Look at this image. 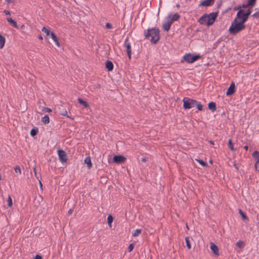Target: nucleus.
Wrapping results in <instances>:
<instances>
[{
    "label": "nucleus",
    "instance_id": "f257e3e1",
    "mask_svg": "<svg viewBox=\"0 0 259 259\" xmlns=\"http://www.w3.org/2000/svg\"><path fill=\"white\" fill-rule=\"evenodd\" d=\"M145 38L149 39L152 44L155 45L160 39V30L159 28H149L144 31Z\"/></svg>",
    "mask_w": 259,
    "mask_h": 259
},
{
    "label": "nucleus",
    "instance_id": "f03ea898",
    "mask_svg": "<svg viewBox=\"0 0 259 259\" xmlns=\"http://www.w3.org/2000/svg\"><path fill=\"white\" fill-rule=\"evenodd\" d=\"M219 14V11L212 12L209 14H204L198 20L201 24H206L209 26L213 24Z\"/></svg>",
    "mask_w": 259,
    "mask_h": 259
},
{
    "label": "nucleus",
    "instance_id": "7ed1b4c3",
    "mask_svg": "<svg viewBox=\"0 0 259 259\" xmlns=\"http://www.w3.org/2000/svg\"><path fill=\"white\" fill-rule=\"evenodd\" d=\"M245 27L246 26L244 23L237 20L236 19H234L232 21L228 31L230 34L235 35L244 29Z\"/></svg>",
    "mask_w": 259,
    "mask_h": 259
},
{
    "label": "nucleus",
    "instance_id": "20e7f679",
    "mask_svg": "<svg viewBox=\"0 0 259 259\" xmlns=\"http://www.w3.org/2000/svg\"><path fill=\"white\" fill-rule=\"evenodd\" d=\"M183 102V108L185 110L190 109L194 107L197 103V101L188 97H184L182 100Z\"/></svg>",
    "mask_w": 259,
    "mask_h": 259
},
{
    "label": "nucleus",
    "instance_id": "39448f33",
    "mask_svg": "<svg viewBox=\"0 0 259 259\" xmlns=\"http://www.w3.org/2000/svg\"><path fill=\"white\" fill-rule=\"evenodd\" d=\"M202 56L200 54H192L188 53L183 56V60L189 63H193L198 59L201 58Z\"/></svg>",
    "mask_w": 259,
    "mask_h": 259
},
{
    "label": "nucleus",
    "instance_id": "423d86ee",
    "mask_svg": "<svg viewBox=\"0 0 259 259\" xmlns=\"http://www.w3.org/2000/svg\"><path fill=\"white\" fill-rule=\"evenodd\" d=\"M235 19L244 23L248 20L247 17L245 15V11L243 10H239L238 11L236 17Z\"/></svg>",
    "mask_w": 259,
    "mask_h": 259
},
{
    "label": "nucleus",
    "instance_id": "0eeeda50",
    "mask_svg": "<svg viewBox=\"0 0 259 259\" xmlns=\"http://www.w3.org/2000/svg\"><path fill=\"white\" fill-rule=\"evenodd\" d=\"M57 154L58 155L59 159L61 163H64L67 161V155L66 152L62 149H58L57 150Z\"/></svg>",
    "mask_w": 259,
    "mask_h": 259
},
{
    "label": "nucleus",
    "instance_id": "6e6552de",
    "mask_svg": "<svg viewBox=\"0 0 259 259\" xmlns=\"http://www.w3.org/2000/svg\"><path fill=\"white\" fill-rule=\"evenodd\" d=\"M126 159V158L122 155H115L113 157V162L117 164H121L124 163Z\"/></svg>",
    "mask_w": 259,
    "mask_h": 259
},
{
    "label": "nucleus",
    "instance_id": "1a4fd4ad",
    "mask_svg": "<svg viewBox=\"0 0 259 259\" xmlns=\"http://www.w3.org/2000/svg\"><path fill=\"white\" fill-rule=\"evenodd\" d=\"M124 47L126 48V52L127 53V56L130 59H131L132 55V50L130 42H129L128 38L127 37L124 43Z\"/></svg>",
    "mask_w": 259,
    "mask_h": 259
},
{
    "label": "nucleus",
    "instance_id": "9d476101",
    "mask_svg": "<svg viewBox=\"0 0 259 259\" xmlns=\"http://www.w3.org/2000/svg\"><path fill=\"white\" fill-rule=\"evenodd\" d=\"M180 18V15L176 13L175 14H170L168 15L167 17V19L170 21L172 23L176 21H178L179 18Z\"/></svg>",
    "mask_w": 259,
    "mask_h": 259
},
{
    "label": "nucleus",
    "instance_id": "9b49d317",
    "mask_svg": "<svg viewBox=\"0 0 259 259\" xmlns=\"http://www.w3.org/2000/svg\"><path fill=\"white\" fill-rule=\"evenodd\" d=\"M235 92V84L234 82H232L226 92V95L227 96L232 95Z\"/></svg>",
    "mask_w": 259,
    "mask_h": 259
},
{
    "label": "nucleus",
    "instance_id": "f8f14e48",
    "mask_svg": "<svg viewBox=\"0 0 259 259\" xmlns=\"http://www.w3.org/2000/svg\"><path fill=\"white\" fill-rule=\"evenodd\" d=\"M215 0H204L199 4V7H209L214 3Z\"/></svg>",
    "mask_w": 259,
    "mask_h": 259
},
{
    "label": "nucleus",
    "instance_id": "ddd939ff",
    "mask_svg": "<svg viewBox=\"0 0 259 259\" xmlns=\"http://www.w3.org/2000/svg\"><path fill=\"white\" fill-rule=\"evenodd\" d=\"M210 248L213 253L217 256L219 255V248L217 245L212 242L210 243Z\"/></svg>",
    "mask_w": 259,
    "mask_h": 259
},
{
    "label": "nucleus",
    "instance_id": "4468645a",
    "mask_svg": "<svg viewBox=\"0 0 259 259\" xmlns=\"http://www.w3.org/2000/svg\"><path fill=\"white\" fill-rule=\"evenodd\" d=\"M172 23L168 20L167 22H165L162 24V28L165 31H168L170 28Z\"/></svg>",
    "mask_w": 259,
    "mask_h": 259
},
{
    "label": "nucleus",
    "instance_id": "2eb2a0df",
    "mask_svg": "<svg viewBox=\"0 0 259 259\" xmlns=\"http://www.w3.org/2000/svg\"><path fill=\"white\" fill-rule=\"evenodd\" d=\"M105 67L108 71H111L113 69L114 65L111 61L107 60L105 63Z\"/></svg>",
    "mask_w": 259,
    "mask_h": 259
},
{
    "label": "nucleus",
    "instance_id": "dca6fc26",
    "mask_svg": "<svg viewBox=\"0 0 259 259\" xmlns=\"http://www.w3.org/2000/svg\"><path fill=\"white\" fill-rule=\"evenodd\" d=\"M238 212L243 221L248 222L249 221V219L246 215V213L243 211H242L241 209H239Z\"/></svg>",
    "mask_w": 259,
    "mask_h": 259
},
{
    "label": "nucleus",
    "instance_id": "f3484780",
    "mask_svg": "<svg viewBox=\"0 0 259 259\" xmlns=\"http://www.w3.org/2000/svg\"><path fill=\"white\" fill-rule=\"evenodd\" d=\"M7 20L8 22L12 25L13 26H14L15 28L18 29L19 26L17 25V22L15 21L14 20L12 19L11 18H7Z\"/></svg>",
    "mask_w": 259,
    "mask_h": 259
},
{
    "label": "nucleus",
    "instance_id": "a211bd4d",
    "mask_svg": "<svg viewBox=\"0 0 259 259\" xmlns=\"http://www.w3.org/2000/svg\"><path fill=\"white\" fill-rule=\"evenodd\" d=\"M208 108L212 112H214L217 110L216 104L213 102H210L208 104Z\"/></svg>",
    "mask_w": 259,
    "mask_h": 259
},
{
    "label": "nucleus",
    "instance_id": "6ab92c4d",
    "mask_svg": "<svg viewBox=\"0 0 259 259\" xmlns=\"http://www.w3.org/2000/svg\"><path fill=\"white\" fill-rule=\"evenodd\" d=\"M84 163L87 164L88 167L90 169L92 167V163L91 159L90 156L87 157L84 161Z\"/></svg>",
    "mask_w": 259,
    "mask_h": 259
},
{
    "label": "nucleus",
    "instance_id": "aec40b11",
    "mask_svg": "<svg viewBox=\"0 0 259 259\" xmlns=\"http://www.w3.org/2000/svg\"><path fill=\"white\" fill-rule=\"evenodd\" d=\"M77 101L80 105H82L84 108H87L89 107V105L88 104V103L80 98H78Z\"/></svg>",
    "mask_w": 259,
    "mask_h": 259
},
{
    "label": "nucleus",
    "instance_id": "412c9836",
    "mask_svg": "<svg viewBox=\"0 0 259 259\" xmlns=\"http://www.w3.org/2000/svg\"><path fill=\"white\" fill-rule=\"evenodd\" d=\"M38 132V129L36 127H34L33 128H32L30 132V135L31 137H35Z\"/></svg>",
    "mask_w": 259,
    "mask_h": 259
},
{
    "label": "nucleus",
    "instance_id": "4be33fe9",
    "mask_svg": "<svg viewBox=\"0 0 259 259\" xmlns=\"http://www.w3.org/2000/svg\"><path fill=\"white\" fill-rule=\"evenodd\" d=\"M6 41L5 37L0 34V49L4 48Z\"/></svg>",
    "mask_w": 259,
    "mask_h": 259
},
{
    "label": "nucleus",
    "instance_id": "5701e85b",
    "mask_svg": "<svg viewBox=\"0 0 259 259\" xmlns=\"http://www.w3.org/2000/svg\"><path fill=\"white\" fill-rule=\"evenodd\" d=\"M41 122H43L45 124H48L50 122V118L48 115H45L41 118Z\"/></svg>",
    "mask_w": 259,
    "mask_h": 259
},
{
    "label": "nucleus",
    "instance_id": "b1692460",
    "mask_svg": "<svg viewBox=\"0 0 259 259\" xmlns=\"http://www.w3.org/2000/svg\"><path fill=\"white\" fill-rule=\"evenodd\" d=\"M113 221V216L110 214L107 217V223L110 227H111V224Z\"/></svg>",
    "mask_w": 259,
    "mask_h": 259
},
{
    "label": "nucleus",
    "instance_id": "393cba45",
    "mask_svg": "<svg viewBox=\"0 0 259 259\" xmlns=\"http://www.w3.org/2000/svg\"><path fill=\"white\" fill-rule=\"evenodd\" d=\"M228 145L229 148H230V149L231 151H235L236 149H235V148L234 147V145H233V144L232 142V140L231 139H229V140L228 141Z\"/></svg>",
    "mask_w": 259,
    "mask_h": 259
},
{
    "label": "nucleus",
    "instance_id": "a878e982",
    "mask_svg": "<svg viewBox=\"0 0 259 259\" xmlns=\"http://www.w3.org/2000/svg\"><path fill=\"white\" fill-rule=\"evenodd\" d=\"M256 0H248L247 3V6H250V7H253L256 3Z\"/></svg>",
    "mask_w": 259,
    "mask_h": 259
},
{
    "label": "nucleus",
    "instance_id": "bb28decb",
    "mask_svg": "<svg viewBox=\"0 0 259 259\" xmlns=\"http://www.w3.org/2000/svg\"><path fill=\"white\" fill-rule=\"evenodd\" d=\"M195 106L196 107V108L199 111H202L203 110V105L201 104V103L200 102H198V101H197V103H196L195 105Z\"/></svg>",
    "mask_w": 259,
    "mask_h": 259
},
{
    "label": "nucleus",
    "instance_id": "cd10ccee",
    "mask_svg": "<svg viewBox=\"0 0 259 259\" xmlns=\"http://www.w3.org/2000/svg\"><path fill=\"white\" fill-rule=\"evenodd\" d=\"M42 31L45 33L47 36L51 35V33L52 32L48 29L46 27L44 26L41 29Z\"/></svg>",
    "mask_w": 259,
    "mask_h": 259
},
{
    "label": "nucleus",
    "instance_id": "c85d7f7f",
    "mask_svg": "<svg viewBox=\"0 0 259 259\" xmlns=\"http://www.w3.org/2000/svg\"><path fill=\"white\" fill-rule=\"evenodd\" d=\"M252 157L255 159L256 161L257 160L259 159V152L257 150L254 151L252 153Z\"/></svg>",
    "mask_w": 259,
    "mask_h": 259
},
{
    "label": "nucleus",
    "instance_id": "c756f323",
    "mask_svg": "<svg viewBox=\"0 0 259 259\" xmlns=\"http://www.w3.org/2000/svg\"><path fill=\"white\" fill-rule=\"evenodd\" d=\"M142 230L140 229H137L134 231V232L133 233L132 235L134 237H137L141 233Z\"/></svg>",
    "mask_w": 259,
    "mask_h": 259
},
{
    "label": "nucleus",
    "instance_id": "7c9ffc66",
    "mask_svg": "<svg viewBox=\"0 0 259 259\" xmlns=\"http://www.w3.org/2000/svg\"><path fill=\"white\" fill-rule=\"evenodd\" d=\"M196 160L197 161H198V163H199L200 165H201L202 166H203V167H206V166H207V163L206 162L204 161H203V160H202V159H196Z\"/></svg>",
    "mask_w": 259,
    "mask_h": 259
},
{
    "label": "nucleus",
    "instance_id": "2f4dec72",
    "mask_svg": "<svg viewBox=\"0 0 259 259\" xmlns=\"http://www.w3.org/2000/svg\"><path fill=\"white\" fill-rule=\"evenodd\" d=\"M185 242L186 243V245H187V248L189 249H191V244H190V242L189 237H186L185 238Z\"/></svg>",
    "mask_w": 259,
    "mask_h": 259
},
{
    "label": "nucleus",
    "instance_id": "473e14b6",
    "mask_svg": "<svg viewBox=\"0 0 259 259\" xmlns=\"http://www.w3.org/2000/svg\"><path fill=\"white\" fill-rule=\"evenodd\" d=\"M60 115L67 116V117H69V116L67 115V111L65 109H62L61 111H60V112L59 113Z\"/></svg>",
    "mask_w": 259,
    "mask_h": 259
},
{
    "label": "nucleus",
    "instance_id": "72a5a7b5",
    "mask_svg": "<svg viewBox=\"0 0 259 259\" xmlns=\"http://www.w3.org/2000/svg\"><path fill=\"white\" fill-rule=\"evenodd\" d=\"M244 245L243 241L239 240L236 243V246L239 248H243Z\"/></svg>",
    "mask_w": 259,
    "mask_h": 259
},
{
    "label": "nucleus",
    "instance_id": "f704fd0d",
    "mask_svg": "<svg viewBox=\"0 0 259 259\" xmlns=\"http://www.w3.org/2000/svg\"><path fill=\"white\" fill-rule=\"evenodd\" d=\"M135 244H136V243H135V242H134V243H131V244L129 245V246H128V248H127V249H128V251L129 252H131V251H133V249H134V246H135Z\"/></svg>",
    "mask_w": 259,
    "mask_h": 259
},
{
    "label": "nucleus",
    "instance_id": "c9c22d12",
    "mask_svg": "<svg viewBox=\"0 0 259 259\" xmlns=\"http://www.w3.org/2000/svg\"><path fill=\"white\" fill-rule=\"evenodd\" d=\"M51 37L53 39V40L54 41H56V40H57L58 39L57 36L54 32L51 33Z\"/></svg>",
    "mask_w": 259,
    "mask_h": 259
},
{
    "label": "nucleus",
    "instance_id": "e433bc0d",
    "mask_svg": "<svg viewBox=\"0 0 259 259\" xmlns=\"http://www.w3.org/2000/svg\"><path fill=\"white\" fill-rule=\"evenodd\" d=\"M14 170L16 173L21 174V170L19 166L16 165L14 168Z\"/></svg>",
    "mask_w": 259,
    "mask_h": 259
},
{
    "label": "nucleus",
    "instance_id": "4c0bfd02",
    "mask_svg": "<svg viewBox=\"0 0 259 259\" xmlns=\"http://www.w3.org/2000/svg\"><path fill=\"white\" fill-rule=\"evenodd\" d=\"M12 204H13L12 199L11 196L9 195L8 197V205L9 207H11L12 205Z\"/></svg>",
    "mask_w": 259,
    "mask_h": 259
},
{
    "label": "nucleus",
    "instance_id": "58836bf2",
    "mask_svg": "<svg viewBox=\"0 0 259 259\" xmlns=\"http://www.w3.org/2000/svg\"><path fill=\"white\" fill-rule=\"evenodd\" d=\"M44 112H51L52 111V109L48 107H44L42 109Z\"/></svg>",
    "mask_w": 259,
    "mask_h": 259
},
{
    "label": "nucleus",
    "instance_id": "ea45409f",
    "mask_svg": "<svg viewBox=\"0 0 259 259\" xmlns=\"http://www.w3.org/2000/svg\"><path fill=\"white\" fill-rule=\"evenodd\" d=\"M251 13V10L250 9H248L246 11H245V14L246 16L247 17V19H248L249 16Z\"/></svg>",
    "mask_w": 259,
    "mask_h": 259
},
{
    "label": "nucleus",
    "instance_id": "a19ab883",
    "mask_svg": "<svg viewBox=\"0 0 259 259\" xmlns=\"http://www.w3.org/2000/svg\"><path fill=\"white\" fill-rule=\"evenodd\" d=\"M254 166H255V169L259 171V159L255 161V163Z\"/></svg>",
    "mask_w": 259,
    "mask_h": 259
},
{
    "label": "nucleus",
    "instance_id": "79ce46f5",
    "mask_svg": "<svg viewBox=\"0 0 259 259\" xmlns=\"http://www.w3.org/2000/svg\"><path fill=\"white\" fill-rule=\"evenodd\" d=\"M33 171L34 172V175L35 178L39 180V177L37 176V172H36V168L35 167H34L33 168Z\"/></svg>",
    "mask_w": 259,
    "mask_h": 259
},
{
    "label": "nucleus",
    "instance_id": "37998d69",
    "mask_svg": "<svg viewBox=\"0 0 259 259\" xmlns=\"http://www.w3.org/2000/svg\"><path fill=\"white\" fill-rule=\"evenodd\" d=\"M106 27L107 29H111L112 28V25L109 23H106Z\"/></svg>",
    "mask_w": 259,
    "mask_h": 259
},
{
    "label": "nucleus",
    "instance_id": "c03bdc74",
    "mask_svg": "<svg viewBox=\"0 0 259 259\" xmlns=\"http://www.w3.org/2000/svg\"><path fill=\"white\" fill-rule=\"evenodd\" d=\"M240 7H241V9L242 8H247V7H250V6H247V4H243V5L240 6Z\"/></svg>",
    "mask_w": 259,
    "mask_h": 259
},
{
    "label": "nucleus",
    "instance_id": "a18cd8bd",
    "mask_svg": "<svg viewBox=\"0 0 259 259\" xmlns=\"http://www.w3.org/2000/svg\"><path fill=\"white\" fill-rule=\"evenodd\" d=\"M73 211V208H70L68 211V214L71 215Z\"/></svg>",
    "mask_w": 259,
    "mask_h": 259
},
{
    "label": "nucleus",
    "instance_id": "49530a36",
    "mask_svg": "<svg viewBox=\"0 0 259 259\" xmlns=\"http://www.w3.org/2000/svg\"><path fill=\"white\" fill-rule=\"evenodd\" d=\"M34 259H42V256L40 255L37 254L35 255Z\"/></svg>",
    "mask_w": 259,
    "mask_h": 259
},
{
    "label": "nucleus",
    "instance_id": "de8ad7c7",
    "mask_svg": "<svg viewBox=\"0 0 259 259\" xmlns=\"http://www.w3.org/2000/svg\"><path fill=\"white\" fill-rule=\"evenodd\" d=\"M233 10L234 11H236V10H241V7H240V6H238V7H235L233 8Z\"/></svg>",
    "mask_w": 259,
    "mask_h": 259
},
{
    "label": "nucleus",
    "instance_id": "09e8293b",
    "mask_svg": "<svg viewBox=\"0 0 259 259\" xmlns=\"http://www.w3.org/2000/svg\"><path fill=\"white\" fill-rule=\"evenodd\" d=\"M4 13L7 15H10L11 14L10 12L7 10H4Z\"/></svg>",
    "mask_w": 259,
    "mask_h": 259
},
{
    "label": "nucleus",
    "instance_id": "8fccbe9b",
    "mask_svg": "<svg viewBox=\"0 0 259 259\" xmlns=\"http://www.w3.org/2000/svg\"><path fill=\"white\" fill-rule=\"evenodd\" d=\"M147 158H146V157H142V159H141V161H142V162H146V161H147Z\"/></svg>",
    "mask_w": 259,
    "mask_h": 259
},
{
    "label": "nucleus",
    "instance_id": "3c124183",
    "mask_svg": "<svg viewBox=\"0 0 259 259\" xmlns=\"http://www.w3.org/2000/svg\"><path fill=\"white\" fill-rule=\"evenodd\" d=\"M56 45L58 46V47H60V42L59 41V40L58 39L57 40H56V41H55Z\"/></svg>",
    "mask_w": 259,
    "mask_h": 259
},
{
    "label": "nucleus",
    "instance_id": "603ef678",
    "mask_svg": "<svg viewBox=\"0 0 259 259\" xmlns=\"http://www.w3.org/2000/svg\"><path fill=\"white\" fill-rule=\"evenodd\" d=\"M231 9V8L229 7L223 12V13H227L229 10Z\"/></svg>",
    "mask_w": 259,
    "mask_h": 259
},
{
    "label": "nucleus",
    "instance_id": "864d4df0",
    "mask_svg": "<svg viewBox=\"0 0 259 259\" xmlns=\"http://www.w3.org/2000/svg\"><path fill=\"white\" fill-rule=\"evenodd\" d=\"M39 185L40 188L42 190V184L40 181L39 180Z\"/></svg>",
    "mask_w": 259,
    "mask_h": 259
},
{
    "label": "nucleus",
    "instance_id": "5fc2aeb1",
    "mask_svg": "<svg viewBox=\"0 0 259 259\" xmlns=\"http://www.w3.org/2000/svg\"><path fill=\"white\" fill-rule=\"evenodd\" d=\"M8 3H12L14 2V0H6Z\"/></svg>",
    "mask_w": 259,
    "mask_h": 259
},
{
    "label": "nucleus",
    "instance_id": "6e6d98bb",
    "mask_svg": "<svg viewBox=\"0 0 259 259\" xmlns=\"http://www.w3.org/2000/svg\"><path fill=\"white\" fill-rule=\"evenodd\" d=\"M38 38H39L40 40H42L43 39V37H42V35H40V34L38 35Z\"/></svg>",
    "mask_w": 259,
    "mask_h": 259
},
{
    "label": "nucleus",
    "instance_id": "4d7b16f0",
    "mask_svg": "<svg viewBox=\"0 0 259 259\" xmlns=\"http://www.w3.org/2000/svg\"><path fill=\"white\" fill-rule=\"evenodd\" d=\"M208 142L211 144V145H214V142L212 141H208Z\"/></svg>",
    "mask_w": 259,
    "mask_h": 259
},
{
    "label": "nucleus",
    "instance_id": "13d9d810",
    "mask_svg": "<svg viewBox=\"0 0 259 259\" xmlns=\"http://www.w3.org/2000/svg\"><path fill=\"white\" fill-rule=\"evenodd\" d=\"M234 166L235 167V168L236 169H238V167L237 166V164H236L235 163L234 164Z\"/></svg>",
    "mask_w": 259,
    "mask_h": 259
},
{
    "label": "nucleus",
    "instance_id": "bf43d9fd",
    "mask_svg": "<svg viewBox=\"0 0 259 259\" xmlns=\"http://www.w3.org/2000/svg\"><path fill=\"white\" fill-rule=\"evenodd\" d=\"M25 27H26V26L24 24L22 25L21 26V29H24Z\"/></svg>",
    "mask_w": 259,
    "mask_h": 259
},
{
    "label": "nucleus",
    "instance_id": "052dcab7",
    "mask_svg": "<svg viewBox=\"0 0 259 259\" xmlns=\"http://www.w3.org/2000/svg\"><path fill=\"white\" fill-rule=\"evenodd\" d=\"M244 149H245L247 151L248 150V146L247 145H245L244 147Z\"/></svg>",
    "mask_w": 259,
    "mask_h": 259
},
{
    "label": "nucleus",
    "instance_id": "680f3d73",
    "mask_svg": "<svg viewBox=\"0 0 259 259\" xmlns=\"http://www.w3.org/2000/svg\"><path fill=\"white\" fill-rule=\"evenodd\" d=\"M221 5H222V2H221L220 3V4H218V7H218V8H219L221 7Z\"/></svg>",
    "mask_w": 259,
    "mask_h": 259
},
{
    "label": "nucleus",
    "instance_id": "e2e57ef3",
    "mask_svg": "<svg viewBox=\"0 0 259 259\" xmlns=\"http://www.w3.org/2000/svg\"><path fill=\"white\" fill-rule=\"evenodd\" d=\"M180 5H179V4H177V5H176V7H177V8H180Z\"/></svg>",
    "mask_w": 259,
    "mask_h": 259
},
{
    "label": "nucleus",
    "instance_id": "0e129e2a",
    "mask_svg": "<svg viewBox=\"0 0 259 259\" xmlns=\"http://www.w3.org/2000/svg\"><path fill=\"white\" fill-rule=\"evenodd\" d=\"M209 163H212V160H209Z\"/></svg>",
    "mask_w": 259,
    "mask_h": 259
}]
</instances>
